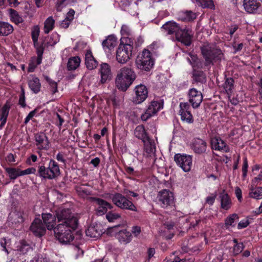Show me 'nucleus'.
Returning <instances> with one entry per match:
<instances>
[{
	"mask_svg": "<svg viewBox=\"0 0 262 262\" xmlns=\"http://www.w3.org/2000/svg\"><path fill=\"white\" fill-rule=\"evenodd\" d=\"M136 74L133 69L128 67H124L118 72L115 84L120 90L124 92L132 85L136 78Z\"/></svg>",
	"mask_w": 262,
	"mask_h": 262,
	"instance_id": "f257e3e1",
	"label": "nucleus"
},
{
	"mask_svg": "<svg viewBox=\"0 0 262 262\" xmlns=\"http://www.w3.org/2000/svg\"><path fill=\"white\" fill-rule=\"evenodd\" d=\"M60 174L58 164L53 159H50L47 166L45 164L37 166L36 176L43 180H53Z\"/></svg>",
	"mask_w": 262,
	"mask_h": 262,
	"instance_id": "f03ea898",
	"label": "nucleus"
},
{
	"mask_svg": "<svg viewBox=\"0 0 262 262\" xmlns=\"http://www.w3.org/2000/svg\"><path fill=\"white\" fill-rule=\"evenodd\" d=\"M78 225L71 226L64 223H59L54 228V234L56 238L62 244H70L74 239L73 231Z\"/></svg>",
	"mask_w": 262,
	"mask_h": 262,
	"instance_id": "7ed1b4c3",
	"label": "nucleus"
},
{
	"mask_svg": "<svg viewBox=\"0 0 262 262\" xmlns=\"http://www.w3.org/2000/svg\"><path fill=\"white\" fill-rule=\"evenodd\" d=\"M135 63L138 69L149 71L154 65L155 59L152 53L148 50L144 49L137 56Z\"/></svg>",
	"mask_w": 262,
	"mask_h": 262,
	"instance_id": "20e7f679",
	"label": "nucleus"
},
{
	"mask_svg": "<svg viewBox=\"0 0 262 262\" xmlns=\"http://www.w3.org/2000/svg\"><path fill=\"white\" fill-rule=\"evenodd\" d=\"M201 52L205 59L206 66L213 64L214 61L220 60L223 56L221 50L209 45L202 47Z\"/></svg>",
	"mask_w": 262,
	"mask_h": 262,
	"instance_id": "39448f33",
	"label": "nucleus"
},
{
	"mask_svg": "<svg viewBox=\"0 0 262 262\" xmlns=\"http://www.w3.org/2000/svg\"><path fill=\"white\" fill-rule=\"evenodd\" d=\"M111 198L114 204L121 209L138 211L137 208L132 202V199L121 193H115L112 195Z\"/></svg>",
	"mask_w": 262,
	"mask_h": 262,
	"instance_id": "423d86ee",
	"label": "nucleus"
},
{
	"mask_svg": "<svg viewBox=\"0 0 262 262\" xmlns=\"http://www.w3.org/2000/svg\"><path fill=\"white\" fill-rule=\"evenodd\" d=\"M158 203L166 209H173L174 207L173 194L169 190L163 189L159 192L157 195Z\"/></svg>",
	"mask_w": 262,
	"mask_h": 262,
	"instance_id": "0eeeda50",
	"label": "nucleus"
},
{
	"mask_svg": "<svg viewBox=\"0 0 262 262\" xmlns=\"http://www.w3.org/2000/svg\"><path fill=\"white\" fill-rule=\"evenodd\" d=\"M58 221L60 223L70 225L72 226L78 225V220L72 213L71 209L69 208L59 209L56 213Z\"/></svg>",
	"mask_w": 262,
	"mask_h": 262,
	"instance_id": "6e6552de",
	"label": "nucleus"
},
{
	"mask_svg": "<svg viewBox=\"0 0 262 262\" xmlns=\"http://www.w3.org/2000/svg\"><path fill=\"white\" fill-rule=\"evenodd\" d=\"M132 55V46L120 44L116 51V59L119 63L124 64L130 59Z\"/></svg>",
	"mask_w": 262,
	"mask_h": 262,
	"instance_id": "1a4fd4ad",
	"label": "nucleus"
},
{
	"mask_svg": "<svg viewBox=\"0 0 262 262\" xmlns=\"http://www.w3.org/2000/svg\"><path fill=\"white\" fill-rule=\"evenodd\" d=\"M174 161L185 172L189 171L192 166V157L189 155L176 154Z\"/></svg>",
	"mask_w": 262,
	"mask_h": 262,
	"instance_id": "9d476101",
	"label": "nucleus"
},
{
	"mask_svg": "<svg viewBox=\"0 0 262 262\" xmlns=\"http://www.w3.org/2000/svg\"><path fill=\"white\" fill-rule=\"evenodd\" d=\"M88 199L90 202L95 203L98 206L96 209V212L99 215L104 214L107 212L108 209H112L113 207L110 203L100 198L89 197Z\"/></svg>",
	"mask_w": 262,
	"mask_h": 262,
	"instance_id": "9b49d317",
	"label": "nucleus"
},
{
	"mask_svg": "<svg viewBox=\"0 0 262 262\" xmlns=\"http://www.w3.org/2000/svg\"><path fill=\"white\" fill-rule=\"evenodd\" d=\"M191 107L187 102H181L180 103L179 115L181 116L182 121L188 123L193 122V117L191 113Z\"/></svg>",
	"mask_w": 262,
	"mask_h": 262,
	"instance_id": "f8f14e48",
	"label": "nucleus"
},
{
	"mask_svg": "<svg viewBox=\"0 0 262 262\" xmlns=\"http://www.w3.org/2000/svg\"><path fill=\"white\" fill-rule=\"evenodd\" d=\"M192 31L186 27H181L176 38L177 40L181 42L186 46L191 44Z\"/></svg>",
	"mask_w": 262,
	"mask_h": 262,
	"instance_id": "ddd939ff",
	"label": "nucleus"
},
{
	"mask_svg": "<svg viewBox=\"0 0 262 262\" xmlns=\"http://www.w3.org/2000/svg\"><path fill=\"white\" fill-rule=\"evenodd\" d=\"M34 138L38 149L48 150L50 148V141L44 133L40 132L35 134Z\"/></svg>",
	"mask_w": 262,
	"mask_h": 262,
	"instance_id": "4468645a",
	"label": "nucleus"
},
{
	"mask_svg": "<svg viewBox=\"0 0 262 262\" xmlns=\"http://www.w3.org/2000/svg\"><path fill=\"white\" fill-rule=\"evenodd\" d=\"M189 101L193 108H198L203 100V95L196 89L192 88L188 92Z\"/></svg>",
	"mask_w": 262,
	"mask_h": 262,
	"instance_id": "2eb2a0df",
	"label": "nucleus"
},
{
	"mask_svg": "<svg viewBox=\"0 0 262 262\" xmlns=\"http://www.w3.org/2000/svg\"><path fill=\"white\" fill-rule=\"evenodd\" d=\"M30 230L35 236L37 237L43 236L46 232V228L39 218L34 219L30 226Z\"/></svg>",
	"mask_w": 262,
	"mask_h": 262,
	"instance_id": "dca6fc26",
	"label": "nucleus"
},
{
	"mask_svg": "<svg viewBox=\"0 0 262 262\" xmlns=\"http://www.w3.org/2000/svg\"><path fill=\"white\" fill-rule=\"evenodd\" d=\"M261 5V0H244L243 7L250 14H256Z\"/></svg>",
	"mask_w": 262,
	"mask_h": 262,
	"instance_id": "f3484780",
	"label": "nucleus"
},
{
	"mask_svg": "<svg viewBox=\"0 0 262 262\" xmlns=\"http://www.w3.org/2000/svg\"><path fill=\"white\" fill-rule=\"evenodd\" d=\"M211 147L212 149L225 152L230 151V148L220 137H214L210 141Z\"/></svg>",
	"mask_w": 262,
	"mask_h": 262,
	"instance_id": "a211bd4d",
	"label": "nucleus"
},
{
	"mask_svg": "<svg viewBox=\"0 0 262 262\" xmlns=\"http://www.w3.org/2000/svg\"><path fill=\"white\" fill-rule=\"evenodd\" d=\"M135 91V96L134 99L136 103H141L147 98L148 91L144 85L140 84L136 86Z\"/></svg>",
	"mask_w": 262,
	"mask_h": 262,
	"instance_id": "6ab92c4d",
	"label": "nucleus"
},
{
	"mask_svg": "<svg viewBox=\"0 0 262 262\" xmlns=\"http://www.w3.org/2000/svg\"><path fill=\"white\" fill-rule=\"evenodd\" d=\"M206 142L200 138H195L191 144V149L194 153L201 155L205 153L207 149Z\"/></svg>",
	"mask_w": 262,
	"mask_h": 262,
	"instance_id": "aec40b11",
	"label": "nucleus"
},
{
	"mask_svg": "<svg viewBox=\"0 0 262 262\" xmlns=\"http://www.w3.org/2000/svg\"><path fill=\"white\" fill-rule=\"evenodd\" d=\"M100 73L101 75L100 82L102 84L106 83L111 80L112 74L108 64L102 63L100 66Z\"/></svg>",
	"mask_w": 262,
	"mask_h": 262,
	"instance_id": "412c9836",
	"label": "nucleus"
},
{
	"mask_svg": "<svg viewBox=\"0 0 262 262\" xmlns=\"http://www.w3.org/2000/svg\"><path fill=\"white\" fill-rule=\"evenodd\" d=\"M181 27L177 23L173 21H169L162 26V29L167 34H175L176 36Z\"/></svg>",
	"mask_w": 262,
	"mask_h": 262,
	"instance_id": "4be33fe9",
	"label": "nucleus"
},
{
	"mask_svg": "<svg viewBox=\"0 0 262 262\" xmlns=\"http://www.w3.org/2000/svg\"><path fill=\"white\" fill-rule=\"evenodd\" d=\"M219 199L221 202V208L225 210H228L232 206V201L226 192L225 190H223L219 194Z\"/></svg>",
	"mask_w": 262,
	"mask_h": 262,
	"instance_id": "5701e85b",
	"label": "nucleus"
},
{
	"mask_svg": "<svg viewBox=\"0 0 262 262\" xmlns=\"http://www.w3.org/2000/svg\"><path fill=\"white\" fill-rule=\"evenodd\" d=\"M9 219L11 221L14 228H18L19 226H21V224L24 222L23 213L20 211L11 212L9 214Z\"/></svg>",
	"mask_w": 262,
	"mask_h": 262,
	"instance_id": "b1692460",
	"label": "nucleus"
},
{
	"mask_svg": "<svg viewBox=\"0 0 262 262\" xmlns=\"http://www.w3.org/2000/svg\"><path fill=\"white\" fill-rule=\"evenodd\" d=\"M42 219L43 223L46 225L47 228L49 230L53 229L54 230L55 225L56 224V216L51 213H42Z\"/></svg>",
	"mask_w": 262,
	"mask_h": 262,
	"instance_id": "393cba45",
	"label": "nucleus"
},
{
	"mask_svg": "<svg viewBox=\"0 0 262 262\" xmlns=\"http://www.w3.org/2000/svg\"><path fill=\"white\" fill-rule=\"evenodd\" d=\"M102 233L101 226L97 224L91 225L85 230L86 236L92 238L99 237Z\"/></svg>",
	"mask_w": 262,
	"mask_h": 262,
	"instance_id": "a878e982",
	"label": "nucleus"
},
{
	"mask_svg": "<svg viewBox=\"0 0 262 262\" xmlns=\"http://www.w3.org/2000/svg\"><path fill=\"white\" fill-rule=\"evenodd\" d=\"M85 64L89 70L94 69L98 66V62L91 50H87L85 54Z\"/></svg>",
	"mask_w": 262,
	"mask_h": 262,
	"instance_id": "bb28decb",
	"label": "nucleus"
},
{
	"mask_svg": "<svg viewBox=\"0 0 262 262\" xmlns=\"http://www.w3.org/2000/svg\"><path fill=\"white\" fill-rule=\"evenodd\" d=\"M196 17V13L191 10L182 11L178 14V19L184 21H191Z\"/></svg>",
	"mask_w": 262,
	"mask_h": 262,
	"instance_id": "cd10ccee",
	"label": "nucleus"
},
{
	"mask_svg": "<svg viewBox=\"0 0 262 262\" xmlns=\"http://www.w3.org/2000/svg\"><path fill=\"white\" fill-rule=\"evenodd\" d=\"M117 38L114 35H110L103 40L102 44L104 50L108 49L109 51H111L117 45Z\"/></svg>",
	"mask_w": 262,
	"mask_h": 262,
	"instance_id": "c85d7f7f",
	"label": "nucleus"
},
{
	"mask_svg": "<svg viewBox=\"0 0 262 262\" xmlns=\"http://www.w3.org/2000/svg\"><path fill=\"white\" fill-rule=\"evenodd\" d=\"M119 241L124 244L129 243L132 240V234L126 230H121L117 234Z\"/></svg>",
	"mask_w": 262,
	"mask_h": 262,
	"instance_id": "c756f323",
	"label": "nucleus"
},
{
	"mask_svg": "<svg viewBox=\"0 0 262 262\" xmlns=\"http://www.w3.org/2000/svg\"><path fill=\"white\" fill-rule=\"evenodd\" d=\"M135 136L138 139L142 140L143 142L147 141L149 137L147 136L143 125L137 126L134 131Z\"/></svg>",
	"mask_w": 262,
	"mask_h": 262,
	"instance_id": "7c9ffc66",
	"label": "nucleus"
},
{
	"mask_svg": "<svg viewBox=\"0 0 262 262\" xmlns=\"http://www.w3.org/2000/svg\"><path fill=\"white\" fill-rule=\"evenodd\" d=\"M249 196L256 200L262 199V187H254L251 185L249 188Z\"/></svg>",
	"mask_w": 262,
	"mask_h": 262,
	"instance_id": "2f4dec72",
	"label": "nucleus"
},
{
	"mask_svg": "<svg viewBox=\"0 0 262 262\" xmlns=\"http://www.w3.org/2000/svg\"><path fill=\"white\" fill-rule=\"evenodd\" d=\"M28 85L30 89L35 94L38 93L40 90L41 84L37 77H32L29 80Z\"/></svg>",
	"mask_w": 262,
	"mask_h": 262,
	"instance_id": "473e14b6",
	"label": "nucleus"
},
{
	"mask_svg": "<svg viewBox=\"0 0 262 262\" xmlns=\"http://www.w3.org/2000/svg\"><path fill=\"white\" fill-rule=\"evenodd\" d=\"M13 31V27L10 24L6 22L0 21V35L7 36Z\"/></svg>",
	"mask_w": 262,
	"mask_h": 262,
	"instance_id": "72a5a7b5",
	"label": "nucleus"
},
{
	"mask_svg": "<svg viewBox=\"0 0 262 262\" xmlns=\"http://www.w3.org/2000/svg\"><path fill=\"white\" fill-rule=\"evenodd\" d=\"M16 250L17 252H20V254H25L30 251H32V247L27 241L21 240L17 246Z\"/></svg>",
	"mask_w": 262,
	"mask_h": 262,
	"instance_id": "f704fd0d",
	"label": "nucleus"
},
{
	"mask_svg": "<svg viewBox=\"0 0 262 262\" xmlns=\"http://www.w3.org/2000/svg\"><path fill=\"white\" fill-rule=\"evenodd\" d=\"M10 108V106L8 104H5L2 107V112L0 115V120L1 121L0 128L3 127L6 123Z\"/></svg>",
	"mask_w": 262,
	"mask_h": 262,
	"instance_id": "c9c22d12",
	"label": "nucleus"
},
{
	"mask_svg": "<svg viewBox=\"0 0 262 262\" xmlns=\"http://www.w3.org/2000/svg\"><path fill=\"white\" fill-rule=\"evenodd\" d=\"M88 185V184H82L75 187V190L78 195L82 198H85L89 195H91L92 191L86 188L84 186Z\"/></svg>",
	"mask_w": 262,
	"mask_h": 262,
	"instance_id": "e433bc0d",
	"label": "nucleus"
},
{
	"mask_svg": "<svg viewBox=\"0 0 262 262\" xmlns=\"http://www.w3.org/2000/svg\"><path fill=\"white\" fill-rule=\"evenodd\" d=\"M192 75L193 81L195 82L204 83L206 81V75L203 71L194 70Z\"/></svg>",
	"mask_w": 262,
	"mask_h": 262,
	"instance_id": "4c0bfd02",
	"label": "nucleus"
},
{
	"mask_svg": "<svg viewBox=\"0 0 262 262\" xmlns=\"http://www.w3.org/2000/svg\"><path fill=\"white\" fill-rule=\"evenodd\" d=\"M55 20L52 16H50L44 22L43 31L45 34H48L53 30L55 26Z\"/></svg>",
	"mask_w": 262,
	"mask_h": 262,
	"instance_id": "58836bf2",
	"label": "nucleus"
},
{
	"mask_svg": "<svg viewBox=\"0 0 262 262\" xmlns=\"http://www.w3.org/2000/svg\"><path fill=\"white\" fill-rule=\"evenodd\" d=\"M80 59L78 56H75L70 58L69 59L67 68L69 70H76L80 65Z\"/></svg>",
	"mask_w": 262,
	"mask_h": 262,
	"instance_id": "ea45409f",
	"label": "nucleus"
},
{
	"mask_svg": "<svg viewBox=\"0 0 262 262\" xmlns=\"http://www.w3.org/2000/svg\"><path fill=\"white\" fill-rule=\"evenodd\" d=\"M234 80L232 78H226L223 87L228 95H231L234 88Z\"/></svg>",
	"mask_w": 262,
	"mask_h": 262,
	"instance_id": "a19ab883",
	"label": "nucleus"
},
{
	"mask_svg": "<svg viewBox=\"0 0 262 262\" xmlns=\"http://www.w3.org/2000/svg\"><path fill=\"white\" fill-rule=\"evenodd\" d=\"M5 170L11 180H15L17 177L22 176L21 172H20L21 170L19 169L7 167Z\"/></svg>",
	"mask_w": 262,
	"mask_h": 262,
	"instance_id": "79ce46f5",
	"label": "nucleus"
},
{
	"mask_svg": "<svg viewBox=\"0 0 262 262\" xmlns=\"http://www.w3.org/2000/svg\"><path fill=\"white\" fill-rule=\"evenodd\" d=\"M158 112L156 109L149 105L145 113L141 115V118L142 120L145 121Z\"/></svg>",
	"mask_w": 262,
	"mask_h": 262,
	"instance_id": "37998d69",
	"label": "nucleus"
},
{
	"mask_svg": "<svg viewBox=\"0 0 262 262\" xmlns=\"http://www.w3.org/2000/svg\"><path fill=\"white\" fill-rule=\"evenodd\" d=\"M41 59L36 57H32L29 61L28 71L29 72H33L37 66L41 63Z\"/></svg>",
	"mask_w": 262,
	"mask_h": 262,
	"instance_id": "c03bdc74",
	"label": "nucleus"
},
{
	"mask_svg": "<svg viewBox=\"0 0 262 262\" xmlns=\"http://www.w3.org/2000/svg\"><path fill=\"white\" fill-rule=\"evenodd\" d=\"M238 216L236 213H233L229 215L225 221V224L226 226H235L234 223L238 219Z\"/></svg>",
	"mask_w": 262,
	"mask_h": 262,
	"instance_id": "a18cd8bd",
	"label": "nucleus"
},
{
	"mask_svg": "<svg viewBox=\"0 0 262 262\" xmlns=\"http://www.w3.org/2000/svg\"><path fill=\"white\" fill-rule=\"evenodd\" d=\"M144 144V149L148 154H151L155 150V145L150 138L147 139V141L143 142Z\"/></svg>",
	"mask_w": 262,
	"mask_h": 262,
	"instance_id": "49530a36",
	"label": "nucleus"
},
{
	"mask_svg": "<svg viewBox=\"0 0 262 262\" xmlns=\"http://www.w3.org/2000/svg\"><path fill=\"white\" fill-rule=\"evenodd\" d=\"M10 17L12 21L18 25L23 21V19L21 16L19 15L17 11L13 9H10Z\"/></svg>",
	"mask_w": 262,
	"mask_h": 262,
	"instance_id": "de8ad7c7",
	"label": "nucleus"
},
{
	"mask_svg": "<svg viewBox=\"0 0 262 262\" xmlns=\"http://www.w3.org/2000/svg\"><path fill=\"white\" fill-rule=\"evenodd\" d=\"M39 28L38 26H34L31 31V37L35 47L38 44V37L39 35Z\"/></svg>",
	"mask_w": 262,
	"mask_h": 262,
	"instance_id": "09e8293b",
	"label": "nucleus"
},
{
	"mask_svg": "<svg viewBox=\"0 0 262 262\" xmlns=\"http://www.w3.org/2000/svg\"><path fill=\"white\" fill-rule=\"evenodd\" d=\"M198 5L203 8L214 9V5L212 0H195Z\"/></svg>",
	"mask_w": 262,
	"mask_h": 262,
	"instance_id": "8fccbe9b",
	"label": "nucleus"
},
{
	"mask_svg": "<svg viewBox=\"0 0 262 262\" xmlns=\"http://www.w3.org/2000/svg\"><path fill=\"white\" fill-rule=\"evenodd\" d=\"M190 56L191 57L192 61H191V60L189 58H188V61L192 66V67L193 68H194V67H197L198 68H202V63L199 60L197 56L195 55H190Z\"/></svg>",
	"mask_w": 262,
	"mask_h": 262,
	"instance_id": "3c124183",
	"label": "nucleus"
},
{
	"mask_svg": "<svg viewBox=\"0 0 262 262\" xmlns=\"http://www.w3.org/2000/svg\"><path fill=\"white\" fill-rule=\"evenodd\" d=\"M121 217V215L117 213L113 212L112 211L108 212L106 215V218L110 222H113Z\"/></svg>",
	"mask_w": 262,
	"mask_h": 262,
	"instance_id": "603ef678",
	"label": "nucleus"
},
{
	"mask_svg": "<svg viewBox=\"0 0 262 262\" xmlns=\"http://www.w3.org/2000/svg\"><path fill=\"white\" fill-rule=\"evenodd\" d=\"M25 90L21 87V93L19 98V104L23 107H25L26 106L25 102Z\"/></svg>",
	"mask_w": 262,
	"mask_h": 262,
	"instance_id": "864d4df0",
	"label": "nucleus"
},
{
	"mask_svg": "<svg viewBox=\"0 0 262 262\" xmlns=\"http://www.w3.org/2000/svg\"><path fill=\"white\" fill-rule=\"evenodd\" d=\"M244 246L242 243L236 244L233 248V253L235 255L239 254L243 250Z\"/></svg>",
	"mask_w": 262,
	"mask_h": 262,
	"instance_id": "5fc2aeb1",
	"label": "nucleus"
},
{
	"mask_svg": "<svg viewBox=\"0 0 262 262\" xmlns=\"http://www.w3.org/2000/svg\"><path fill=\"white\" fill-rule=\"evenodd\" d=\"M248 167V160L245 157L243 159V165L242 166L243 177L245 178L247 176V169Z\"/></svg>",
	"mask_w": 262,
	"mask_h": 262,
	"instance_id": "6e6d98bb",
	"label": "nucleus"
},
{
	"mask_svg": "<svg viewBox=\"0 0 262 262\" xmlns=\"http://www.w3.org/2000/svg\"><path fill=\"white\" fill-rule=\"evenodd\" d=\"M121 33L123 35H130L131 34V30L128 26L123 25L121 27Z\"/></svg>",
	"mask_w": 262,
	"mask_h": 262,
	"instance_id": "4d7b16f0",
	"label": "nucleus"
},
{
	"mask_svg": "<svg viewBox=\"0 0 262 262\" xmlns=\"http://www.w3.org/2000/svg\"><path fill=\"white\" fill-rule=\"evenodd\" d=\"M22 176L29 174H35L37 172V170L34 167H30L24 170H21Z\"/></svg>",
	"mask_w": 262,
	"mask_h": 262,
	"instance_id": "13d9d810",
	"label": "nucleus"
},
{
	"mask_svg": "<svg viewBox=\"0 0 262 262\" xmlns=\"http://www.w3.org/2000/svg\"><path fill=\"white\" fill-rule=\"evenodd\" d=\"M216 197V193L211 194L206 199V202L210 205H212Z\"/></svg>",
	"mask_w": 262,
	"mask_h": 262,
	"instance_id": "bf43d9fd",
	"label": "nucleus"
},
{
	"mask_svg": "<svg viewBox=\"0 0 262 262\" xmlns=\"http://www.w3.org/2000/svg\"><path fill=\"white\" fill-rule=\"evenodd\" d=\"M249 224L250 223L248 220H242L238 224L237 228L238 229H241L246 228L249 225Z\"/></svg>",
	"mask_w": 262,
	"mask_h": 262,
	"instance_id": "052dcab7",
	"label": "nucleus"
},
{
	"mask_svg": "<svg viewBox=\"0 0 262 262\" xmlns=\"http://www.w3.org/2000/svg\"><path fill=\"white\" fill-rule=\"evenodd\" d=\"M149 105L156 109L158 111H159L163 107V104L158 101H152Z\"/></svg>",
	"mask_w": 262,
	"mask_h": 262,
	"instance_id": "680f3d73",
	"label": "nucleus"
},
{
	"mask_svg": "<svg viewBox=\"0 0 262 262\" xmlns=\"http://www.w3.org/2000/svg\"><path fill=\"white\" fill-rule=\"evenodd\" d=\"M36 113V110L30 112L25 119L24 124H27L29 121L34 116Z\"/></svg>",
	"mask_w": 262,
	"mask_h": 262,
	"instance_id": "e2e57ef3",
	"label": "nucleus"
},
{
	"mask_svg": "<svg viewBox=\"0 0 262 262\" xmlns=\"http://www.w3.org/2000/svg\"><path fill=\"white\" fill-rule=\"evenodd\" d=\"M43 53V48L42 46L36 47V53L37 55V57L36 58H39L42 60Z\"/></svg>",
	"mask_w": 262,
	"mask_h": 262,
	"instance_id": "0e129e2a",
	"label": "nucleus"
},
{
	"mask_svg": "<svg viewBox=\"0 0 262 262\" xmlns=\"http://www.w3.org/2000/svg\"><path fill=\"white\" fill-rule=\"evenodd\" d=\"M1 245L3 248V250L5 251L7 254H9V251L7 249V242L5 238H3L1 241Z\"/></svg>",
	"mask_w": 262,
	"mask_h": 262,
	"instance_id": "69168bd1",
	"label": "nucleus"
},
{
	"mask_svg": "<svg viewBox=\"0 0 262 262\" xmlns=\"http://www.w3.org/2000/svg\"><path fill=\"white\" fill-rule=\"evenodd\" d=\"M56 116L57 119L59 121V123H56V124L57 126H58L59 129H60L63 123L64 122V120L58 113H56Z\"/></svg>",
	"mask_w": 262,
	"mask_h": 262,
	"instance_id": "338daca9",
	"label": "nucleus"
},
{
	"mask_svg": "<svg viewBox=\"0 0 262 262\" xmlns=\"http://www.w3.org/2000/svg\"><path fill=\"white\" fill-rule=\"evenodd\" d=\"M75 14V11L73 9H70L66 15L65 18L72 21L74 18V15Z\"/></svg>",
	"mask_w": 262,
	"mask_h": 262,
	"instance_id": "774afa93",
	"label": "nucleus"
}]
</instances>
